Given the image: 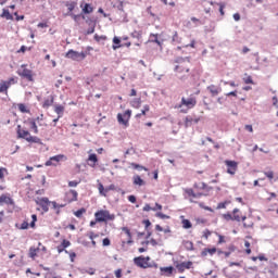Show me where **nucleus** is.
Returning a JSON list of instances; mask_svg holds the SVG:
<instances>
[{"label":"nucleus","mask_w":278,"mask_h":278,"mask_svg":"<svg viewBox=\"0 0 278 278\" xmlns=\"http://www.w3.org/2000/svg\"><path fill=\"white\" fill-rule=\"evenodd\" d=\"M96 223H108V220H114L116 216L110 214L108 210H100L94 213Z\"/></svg>","instance_id":"1"},{"label":"nucleus","mask_w":278,"mask_h":278,"mask_svg":"<svg viewBox=\"0 0 278 278\" xmlns=\"http://www.w3.org/2000/svg\"><path fill=\"white\" fill-rule=\"evenodd\" d=\"M86 56H87L86 52H78L73 49L68 50L65 54V58L67 60H73V62H81L86 60Z\"/></svg>","instance_id":"2"},{"label":"nucleus","mask_w":278,"mask_h":278,"mask_svg":"<svg viewBox=\"0 0 278 278\" xmlns=\"http://www.w3.org/2000/svg\"><path fill=\"white\" fill-rule=\"evenodd\" d=\"M149 262H151L150 256H142L141 255V256H137V257L134 258V264H135V266H138V268H144V269L151 268L152 265Z\"/></svg>","instance_id":"3"},{"label":"nucleus","mask_w":278,"mask_h":278,"mask_svg":"<svg viewBox=\"0 0 278 278\" xmlns=\"http://www.w3.org/2000/svg\"><path fill=\"white\" fill-rule=\"evenodd\" d=\"M176 73H190V59H181L175 67Z\"/></svg>","instance_id":"4"},{"label":"nucleus","mask_w":278,"mask_h":278,"mask_svg":"<svg viewBox=\"0 0 278 278\" xmlns=\"http://www.w3.org/2000/svg\"><path fill=\"white\" fill-rule=\"evenodd\" d=\"M14 84H16V78L14 77L9 78L8 80H2L0 83V93L8 96V90H10Z\"/></svg>","instance_id":"5"},{"label":"nucleus","mask_w":278,"mask_h":278,"mask_svg":"<svg viewBox=\"0 0 278 278\" xmlns=\"http://www.w3.org/2000/svg\"><path fill=\"white\" fill-rule=\"evenodd\" d=\"M129 118H131V110H126L124 114H117V123H119V125H124L125 127H129Z\"/></svg>","instance_id":"6"},{"label":"nucleus","mask_w":278,"mask_h":278,"mask_svg":"<svg viewBox=\"0 0 278 278\" xmlns=\"http://www.w3.org/2000/svg\"><path fill=\"white\" fill-rule=\"evenodd\" d=\"M21 68L22 71H18L17 75L24 79H27V81H34V72L27 68L26 65H22Z\"/></svg>","instance_id":"7"},{"label":"nucleus","mask_w":278,"mask_h":278,"mask_svg":"<svg viewBox=\"0 0 278 278\" xmlns=\"http://www.w3.org/2000/svg\"><path fill=\"white\" fill-rule=\"evenodd\" d=\"M52 201H49V198H38L35 203L41 207L42 212H49V206L51 205Z\"/></svg>","instance_id":"8"},{"label":"nucleus","mask_w":278,"mask_h":278,"mask_svg":"<svg viewBox=\"0 0 278 278\" xmlns=\"http://www.w3.org/2000/svg\"><path fill=\"white\" fill-rule=\"evenodd\" d=\"M184 105L188 110H192V108H194L197 105V98H189V99L181 98L179 108H184Z\"/></svg>","instance_id":"9"},{"label":"nucleus","mask_w":278,"mask_h":278,"mask_svg":"<svg viewBox=\"0 0 278 278\" xmlns=\"http://www.w3.org/2000/svg\"><path fill=\"white\" fill-rule=\"evenodd\" d=\"M77 197H79V193H77L76 190H70L65 192L64 201H66V203H75Z\"/></svg>","instance_id":"10"},{"label":"nucleus","mask_w":278,"mask_h":278,"mask_svg":"<svg viewBox=\"0 0 278 278\" xmlns=\"http://www.w3.org/2000/svg\"><path fill=\"white\" fill-rule=\"evenodd\" d=\"M192 261H187V262H182V263H177L176 264V268L178 270V273H186V270H190V268H192Z\"/></svg>","instance_id":"11"},{"label":"nucleus","mask_w":278,"mask_h":278,"mask_svg":"<svg viewBox=\"0 0 278 278\" xmlns=\"http://www.w3.org/2000/svg\"><path fill=\"white\" fill-rule=\"evenodd\" d=\"M225 164L227 166V173L229 175H236V172L238 170V162H236V161H225Z\"/></svg>","instance_id":"12"},{"label":"nucleus","mask_w":278,"mask_h":278,"mask_svg":"<svg viewBox=\"0 0 278 278\" xmlns=\"http://www.w3.org/2000/svg\"><path fill=\"white\" fill-rule=\"evenodd\" d=\"M232 218L237 223H240V222L244 223V220H247V215H242V211H240V208H233Z\"/></svg>","instance_id":"13"},{"label":"nucleus","mask_w":278,"mask_h":278,"mask_svg":"<svg viewBox=\"0 0 278 278\" xmlns=\"http://www.w3.org/2000/svg\"><path fill=\"white\" fill-rule=\"evenodd\" d=\"M87 164L90 168H97V164H99V156L96 153H90L87 159Z\"/></svg>","instance_id":"14"},{"label":"nucleus","mask_w":278,"mask_h":278,"mask_svg":"<svg viewBox=\"0 0 278 278\" xmlns=\"http://www.w3.org/2000/svg\"><path fill=\"white\" fill-rule=\"evenodd\" d=\"M184 192L188 195V197H192V199H201V197H203V192H194V189L192 188H186L184 189Z\"/></svg>","instance_id":"15"},{"label":"nucleus","mask_w":278,"mask_h":278,"mask_svg":"<svg viewBox=\"0 0 278 278\" xmlns=\"http://www.w3.org/2000/svg\"><path fill=\"white\" fill-rule=\"evenodd\" d=\"M62 160H66V155L64 154L54 155L50 157L49 161L46 162V166H53V162H62Z\"/></svg>","instance_id":"16"},{"label":"nucleus","mask_w":278,"mask_h":278,"mask_svg":"<svg viewBox=\"0 0 278 278\" xmlns=\"http://www.w3.org/2000/svg\"><path fill=\"white\" fill-rule=\"evenodd\" d=\"M17 135L18 138H23L27 142V138H30L31 135L29 134V130L21 129V125L17 126Z\"/></svg>","instance_id":"17"},{"label":"nucleus","mask_w":278,"mask_h":278,"mask_svg":"<svg viewBox=\"0 0 278 278\" xmlns=\"http://www.w3.org/2000/svg\"><path fill=\"white\" fill-rule=\"evenodd\" d=\"M68 247H71V241L63 239L61 244L56 247L58 253H64Z\"/></svg>","instance_id":"18"},{"label":"nucleus","mask_w":278,"mask_h":278,"mask_svg":"<svg viewBox=\"0 0 278 278\" xmlns=\"http://www.w3.org/2000/svg\"><path fill=\"white\" fill-rule=\"evenodd\" d=\"M207 90L212 97H218L223 89L220 87H216L215 85H211L207 87Z\"/></svg>","instance_id":"19"},{"label":"nucleus","mask_w":278,"mask_h":278,"mask_svg":"<svg viewBox=\"0 0 278 278\" xmlns=\"http://www.w3.org/2000/svg\"><path fill=\"white\" fill-rule=\"evenodd\" d=\"M80 8H81L83 14H92V12H94V8H92L90 3H85V4L81 3Z\"/></svg>","instance_id":"20"},{"label":"nucleus","mask_w":278,"mask_h":278,"mask_svg":"<svg viewBox=\"0 0 278 278\" xmlns=\"http://www.w3.org/2000/svg\"><path fill=\"white\" fill-rule=\"evenodd\" d=\"M0 203H5L7 205H14V200L11 199L10 194H1Z\"/></svg>","instance_id":"21"},{"label":"nucleus","mask_w":278,"mask_h":278,"mask_svg":"<svg viewBox=\"0 0 278 278\" xmlns=\"http://www.w3.org/2000/svg\"><path fill=\"white\" fill-rule=\"evenodd\" d=\"M161 274L165 275V277H170L173 273H175V267L168 266V267H160Z\"/></svg>","instance_id":"22"},{"label":"nucleus","mask_w":278,"mask_h":278,"mask_svg":"<svg viewBox=\"0 0 278 278\" xmlns=\"http://www.w3.org/2000/svg\"><path fill=\"white\" fill-rule=\"evenodd\" d=\"M50 205H52V210L55 211V214L59 216V214L61 213L60 210H62V207H66V204H59L58 202L55 201H52L50 203Z\"/></svg>","instance_id":"23"},{"label":"nucleus","mask_w":278,"mask_h":278,"mask_svg":"<svg viewBox=\"0 0 278 278\" xmlns=\"http://www.w3.org/2000/svg\"><path fill=\"white\" fill-rule=\"evenodd\" d=\"M64 105L62 104H55L54 105V112L55 114H58L59 118H62L64 116Z\"/></svg>","instance_id":"24"},{"label":"nucleus","mask_w":278,"mask_h":278,"mask_svg":"<svg viewBox=\"0 0 278 278\" xmlns=\"http://www.w3.org/2000/svg\"><path fill=\"white\" fill-rule=\"evenodd\" d=\"M65 7L68 10L67 15L73 14V10L77 8V2L76 1H66Z\"/></svg>","instance_id":"25"},{"label":"nucleus","mask_w":278,"mask_h":278,"mask_svg":"<svg viewBox=\"0 0 278 278\" xmlns=\"http://www.w3.org/2000/svg\"><path fill=\"white\" fill-rule=\"evenodd\" d=\"M216 248H205L202 252H201V256L202 257H207V255H214L216 253Z\"/></svg>","instance_id":"26"},{"label":"nucleus","mask_w":278,"mask_h":278,"mask_svg":"<svg viewBox=\"0 0 278 278\" xmlns=\"http://www.w3.org/2000/svg\"><path fill=\"white\" fill-rule=\"evenodd\" d=\"M38 251H40V248L30 247L28 257H30V260H36V257L38 256Z\"/></svg>","instance_id":"27"},{"label":"nucleus","mask_w":278,"mask_h":278,"mask_svg":"<svg viewBox=\"0 0 278 278\" xmlns=\"http://www.w3.org/2000/svg\"><path fill=\"white\" fill-rule=\"evenodd\" d=\"M193 188H194L195 192H201V190H207V184H205V182H195L193 185Z\"/></svg>","instance_id":"28"},{"label":"nucleus","mask_w":278,"mask_h":278,"mask_svg":"<svg viewBox=\"0 0 278 278\" xmlns=\"http://www.w3.org/2000/svg\"><path fill=\"white\" fill-rule=\"evenodd\" d=\"M122 231H124V233H126V236L128 238L127 244H134V240H132V237H131V230H129V228H127V227H123Z\"/></svg>","instance_id":"29"},{"label":"nucleus","mask_w":278,"mask_h":278,"mask_svg":"<svg viewBox=\"0 0 278 278\" xmlns=\"http://www.w3.org/2000/svg\"><path fill=\"white\" fill-rule=\"evenodd\" d=\"M1 18H5L7 21H14V16L10 14L8 9L2 10Z\"/></svg>","instance_id":"30"},{"label":"nucleus","mask_w":278,"mask_h":278,"mask_svg":"<svg viewBox=\"0 0 278 278\" xmlns=\"http://www.w3.org/2000/svg\"><path fill=\"white\" fill-rule=\"evenodd\" d=\"M227 205H231V200L219 202L216 206V210H227Z\"/></svg>","instance_id":"31"},{"label":"nucleus","mask_w":278,"mask_h":278,"mask_svg":"<svg viewBox=\"0 0 278 278\" xmlns=\"http://www.w3.org/2000/svg\"><path fill=\"white\" fill-rule=\"evenodd\" d=\"M54 98L53 96L50 97V99H46L42 103V108L47 110V108H51L53 105Z\"/></svg>","instance_id":"32"},{"label":"nucleus","mask_w":278,"mask_h":278,"mask_svg":"<svg viewBox=\"0 0 278 278\" xmlns=\"http://www.w3.org/2000/svg\"><path fill=\"white\" fill-rule=\"evenodd\" d=\"M131 168L135 170H146V173L149 170V168L138 164V163H130Z\"/></svg>","instance_id":"33"},{"label":"nucleus","mask_w":278,"mask_h":278,"mask_svg":"<svg viewBox=\"0 0 278 278\" xmlns=\"http://www.w3.org/2000/svg\"><path fill=\"white\" fill-rule=\"evenodd\" d=\"M193 123H199V119H194L191 116H187L185 119V126L190 127Z\"/></svg>","instance_id":"34"},{"label":"nucleus","mask_w":278,"mask_h":278,"mask_svg":"<svg viewBox=\"0 0 278 278\" xmlns=\"http://www.w3.org/2000/svg\"><path fill=\"white\" fill-rule=\"evenodd\" d=\"M182 229H192V223L190 219H182L181 220Z\"/></svg>","instance_id":"35"},{"label":"nucleus","mask_w":278,"mask_h":278,"mask_svg":"<svg viewBox=\"0 0 278 278\" xmlns=\"http://www.w3.org/2000/svg\"><path fill=\"white\" fill-rule=\"evenodd\" d=\"M184 247L187 251H194V243L192 241H185Z\"/></svg>","instance_id":"36"},{"label":"nucleus","mask_w":278,"mask_h":278,"mask_svg":"<svg viewBox=\"0 0 278 278\" xmlns=\"http://www.w3.org/2000/svg\"><path fill=\"white\" fill-rule=\"evenodd\" d=\"M140 105H142V101L140 98H136L131 101V108H136L137 110L140 109Z\"/></svg>","instance_id":"37"},{"label":"nucleus","mask_w":278,"mask_h":278,"mask_svg":"<svg viewBox=\"0 0 278 278\" xmlns=\"http://www.w3.org/2000/svg\"><path fill=\"white\" fill-rule=\"evenodd\" d=\"M27 142H34L35 144H41L42 140L38 137L30 136L27 138Z\"/></svg>","instance_id":"38"},{"label":"nucleus","mask_w":278,"mask_h":278,"mask_svg":"<svg viewBox=\"0 0 278 278\" xmlns=\"http://www.w3.org/2000/svg\"><path fill=\"white\" fill-rule=\"evenodd\" d=\"M17 108L22 112V114H29V109H27V105L20 103L17 104Z\"/></svg>","instance_id":"39"},{"label":"nucleus","mask_w":278,"mask_h":278,"mask_svg":"<svg viewBox=\"0 0 278 278\" xmlns=\"http://www.w3.org/2000/svg\"><path fill=\"white\" fill-rule=\"evenodd\" d=\"M134 184L135 186H144V180L140 176H135Z\"/></svg>","instance_id":"40"},{"label":"nucleus","mask_w":278,"mask_h":278,"mask_svg":"<svg viewBox=\"0 0 278 278\" xmlns=\"http://www.w3.org/2000/svg\"><path fill=\"white\" fill-rule=\"evenodd\" d=\"M84 214H86L85 207H81L80 210L74 212V216H76V218H81Z\"/></svg>","instance_id":"41"},{"label":"nucleus","mask_w":278,"mask_h":278,"mask_svg":"<svg viewBox=\"0 0 278 278\" xmlns=\"http://www.w3.org/2000/svg\"><path fill=\"white\" fill-rule=\"evenodd\" d=\"M113 42L115 43L113 45L114 51H116V49H121V39L118 37H114Z\"/></svg>","instance_id":"42"},{"label":"nucleus","mask_w":278,"mask_h":278,"mask_svg":"<svg viewBox=\"0 0 278 278\" xmlns=\"http://www.w3.org/2000/svg\"><path fill=\"white\" fill-rule=\"evenodd\" d=\"M98 190H99L101 197H108V192H105V187H103V184L100 182L98 185Z\"/></svg>","instance_id":"43"},{"label":"nucleus","mask_w":278,"mask_h":278,"mask_svg":"<svg viewBox=\"0 0 278 278\" xmlns=\"http://www.w3.org/2000/svg\"><path fill=\"white\" fill-rule=\"evenodd\" d=\"M5 175H8V169L4 167H0V180L5 181Z\"/></svg>","instance_id":"44"},{"label":"nucleus","mask_w":278,"mask_h":278,"mask_svg":"<svg viewBox=\"0 0 278 278\" xmlns=\"http://www.w3.org/2000/svg\"><path fill=\"white\" fill-rule=\"evenodd\" d=\"M30 129H33L34 134H38V125L36 124V119L30 121Z\"/></svg>","instance_id":"45"},{"label":"nucleus","mask_w":278,"mask_h":278,"mask_svg":"<svg viewBox=\"0 0 278 278\" xmlns=\"http://www.w3.org/2000/svg\"><path fill=\"white\" fill-rule=\"evenodd\" d=\"M222 218H223L224 220H227V223H229V220H235V219H233V215H231V213H225V214H223V215H222Z\"/></svg>","instance_id":"46"},{"label":"nucleus","mask_w":278,"mask_h":278,"mask_svg":"<svg viewBox=\"0 0 278 278\" xmlns=\"http://www.w3.org/2000/svg\"><path fill=\"white\" fill-rule=\"evenodd\" d=\"M264 175L269 179V181H273L275 179V173L273 170L264 172Z\"/></svg>","instance_id":"47"},{"label":"nucleus","mask_w":278,"mask_h":278,"mask_svg":"<svg viewBox=\"0 0 278 278\" xmlns=\"http://www.w3.org/2000/svg\"><path fill=\"white\" fill-rule=\"evenodd\" d=\"M217 5L219 7V14L222 16H225V7H226L225 2H219L217 3Z\"/></svg>","instance_id":"48"},{"label":"nucleus","mask_w":278,"mask_h":278,"mask_svg":"<svg viewBox=\"0 0 278 278\" xmlns=\"http://www.w3.org/2000/svg\"><path fill=\"white\" fill-rule=\"evenodd\" d=\"M245 77H243V81H244V84H255L254 81H253V77H251L250 75H248V74H245L244 75Z\"/></svg>","instance_id":"49"},{"label":"nucleus","mask_w":278,"mask_h":278,"mask_svg":"<svg viewBox=\"0 0 278 278\" xmlns=\"http://www.w3.org/2000/svg\"><path fill=\"white\" fill-rule=\"evenodd\" d=\"M244 247H245V253L247 255H251V242L248 240L244 241Z\"/></svg>","instance_id":"50"},{"label":"nucleus","mask_w":278,"mask_h":278,"mask_svg":"<svg viewBox=\"0 0 278 278\" xmlns=\"http://www.w3.org/2000/svg\"><path fill=\"white\" fill-rule=\"evenodd\" d=\"M78 184H81V180H71V181H68V187L77 188Z\"/></svg>","instance_id":"51"},{"label":"nucleus","mask_w":278,"mask_h":278,"mask_svg":"<svg viewBox=\"0 0 278 278\" xmlns=\"http://www.w3.org/2000/svg\"><path fill=\"white\" fill-rule=\"evenodd\" d=\"M93 38H94L96 42H101V40H108V37L104 36V35L99 36V35L96 34V35L93 36Z\"/></svg>","instance_id":"52"},{"label":"nucleus","mask_w":278,"mask_h":278,"mask_svg":"<svg viewBox=\"0 0 278 278\" xmlns=\"http://www.w3.org/2000/svg\"><path fill=\"white\" fill-rule=\"evenodd\" d=\"M157 212V208H155V207H151V205L150 204H146L144 206H143V212Z\"/></svg>","instance_id":"53"},{"label":"nucleus","mask_w":278,"mask_h":278,"mask_svg":"<svg viewBox=\"0 0 278 278\" xmlns=\"http://www.w3.org/2000/svg\"><path fill=\"white\" fill-rule=\"evenodd\" d=\"M31 223L29 224V226L34 229V227H36V222L38 220V216L36 214L31 215Z\"/></svg>","instance_id":"54"},{"label":"nucleus","mask_w":278,"mask_h":278,"mask_svg":"<svg viewBox=\"0 0 278 278\" xmlns=\"http://www.w3.org/2000/svg\"><path fill=\"white\" fill-rule=\"evenodd\" d=\"M156 218H162L164 220L166 218H170V216H168L162 212H159V213H156Z\"/></svg>","instance_id":"55"},{"label":"nucleus","mask_w":278,"mask_h":278,"mask_svg":"<svg viewBox=\"0 0 278 278\" xmlns=\"http://www.w3.org/2000/svg\"><path fill=\"white\" fill-rule=\"evenodd\" d=\"M199 207H201L202 210H205L206 212H214V210L210 206H204V204L202 202L199 203Z\"/></svg>","instance_id":"56"},{"label":"nucleus","mask_w":278,"mask_h":278,"mask_svg":"<svg viewBox=\"0 0 278 278\" xmlns=\"http://www.w3.org/2000/svg\"><path fill=\"white\" fill-rule=\"evenodd\" d=\"M149 110H151V108L149 106V104H146L143 106V110H141V116H147V112H149Z\"/></svg>","instance_id":"57"},{"label":"nucleus","mask_w":278,"mask_h":278,"mask_svg":"<svg viewBox=\"0 0 278 278\" xmlns=\"http://www.w3.org/2000/svg\"><path fill=\"white\" fill-rule=\"evenodd\" d=\"M112 244V241H110V238H104L102 240V247H110Z\"/></svg>","instance_id":"58"},{"label":"nucleus","mask_w":278,"mask_h":278,"mask_svg":"<svg viewBox=\"0 0 278 278\" xmlns=\"http://www.w3.org/2000/svg\"><path fill=\"white\" fill-rule=\"evenodd\" d=\"M134 153H136V149L134 148H130L128 149L126 152H125V157H127V155H134Z\"/></svg>","instance_id":"59"},{"label":"nucleus","mask_w":278,"mask_h":278,"mask_svg":"<svg viewBox=\"0 0 278 278\" xmlns=\"http://www.w3.org/2000/svg\"><path fill=\"white\" fill-rule=\"evenodd\" d=\"M87 236L89 237V240H94V238H99V233H94L92 231L87 233Z\"/></svg>","instance_id":"60"},{"label":"nucleus","mask_w":278,"mask_h":278,"mask_svg":"<svg viewBox=\"0 0 278 278\" xmlns=\"http://www.w3.org/2000/svg\"><path fill=\"white\" fill-rule=\"evenodd\" d=\"M172 40L173 42H179V34L177 31L174 33Z\"/></svg>","instance_id":"61"},{"label":"nucleus","mask_w":278,"mask_h":278,"mask_svg":"<svg viewBox=\"0 0 278 278\" xmlns=\"http://www.w3.org/2000/svg\"><path fill=\"white\" fill-rule=\"evenodd\" d=\"M20 229H29V223L23 222L20 226Z\"/></svg>","instance_id":"62"},{"label":"nucleus","mask_w":278,"mask_h":278,"mask_svg":"<svg viewBox=\"0 0 278 278\" xmlns=\"http://www.w3.org/2000/svg\"><path fill=\"white\" fill-rule=\"evenodd\" d=\"M210 236H212V231H210V230H204V232H203V238H205V240H207V238H210Z\"/></svg>","instance_id":"63"},{"label":"nucleus","mask_w":278,"mask_h":278,"mask_svg":"<svg viewBox=\"0 0 278 278\" xmlns=\"http://www.w3.org/2000/svg\"><path fill=\"white\" fill-rule=\"evenodd\" d=\"M115 277H116V278L123 277V269H117V270H115Z\"/></svg>","instance_id":"64"}]
</instances>
